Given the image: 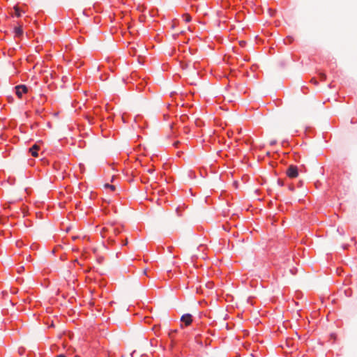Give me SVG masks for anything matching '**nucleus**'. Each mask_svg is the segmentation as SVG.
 I'll return each mask as SVG.
<instances>
[{
  "label": "nucleus",
  "mask_w": 357,
  "mask_h": 357,
  "mask_svg": "<svg viewBox=\"0 0 357 357\" xmlns=\"http://www.w3.org/2000/svg\"><path fill=\"white\" fill-rule=\"evenodd\" d=\"M278 183H280V184H281V185H283V183H282V182H280V181H278Z\"/></svg>",
  "instance_id": "obj_21"
},
{
  "label": "nucleus",
  "mask_w": 357,
  "mask_h": 357,
  "mask_svg": "<svg viewBox=\"0 0 357 357\" xmlns=\"http://www.w3.org/2000/svg\"><path fill=\"white\" fill-rule=\"evenodd\" d=\"M105 188H109L112 191H114L116 188L114 185L108 183L105 185Z\"/></svg>",
  "instance_id": "obj_10"
},
{
  "label": "nucleus",
  "mask_w": 357,
  "mask_h": 357,
  "mask_svg": "<svg viewBox=\"0 0 357 357\" xmlns=\"http://www.w3.org/2000/svg\"><path fill=\"white\" fill-rule=\"evenodd\" d=\"M182 19L185 22H189L191 21V16L189 14L185 13L182 15Z\"/></svg>",
  "instance_id": "obj_8"
},
{
  "label": "nucleus",
  "mask_w": 357,
  "mask_h": 357,
  "mask_svg": "<svg viewBox=\"0 0 357 357\" xmlns=\"http://www.w3.org/2000/svg\"><path fill=\"white\" fill-rule=\"evenodd\" d=\"M278 183H280V184H281V185H283V183H282V182H280V181H278Z\"/></svg>",
  "instance_id": "obj_19"
},
{
  "label": "nucleus",
  "mask_w": 357,
  "mask_h": 357,
  "mask_svg": "<svg viewBox=\"0 0 357 357\" xmlns=\"http://www.w3.org/2000/svg\"><path fill=\"white\" fill-rule=\"evenodd\" d=\"M128 244V240L126 239L123 243V245H126Z\"/></svg>",
  "instance_id": "obj_15"
},
{
  "label": "nucleus",
  "mask_w": 357,
  "mask_h": 357,
  "mask_svg": "<svg viewBox=\"0 0 357 357\" xmlns=\"http://www.w3.org/2000/svg\"><path fill=\"white\" fill-rule=\"evenodd\" d=\"M178 144H179V142H178V141L175 142L174 143V146H176V147H177Z\"/></svg>",
  "instance_id": "obj_14"
},
{
  "label": "nucleus",
  "mask_w": 357,
  "mask_h": 357,
  "mask_svg": "<svg viewBox=\"0 0 357 357\" xmlns=\"http://www.w3.org/2000/svg\"><path fill=\"white\" fill-rule=\"evenodd\" d=\"M39 149L40 146L37 144H35L29 149V152L33 157H38V151H39Z\"/></svg>",
  "instance_id": "obj_5"
},
{
  "label": "nucleus",
  "mask_w": 357,
  "mask_h": 357,
  "mask_svg": "<svg viewBox=\"0 0 357 357\" xmlns=\"http://www.w3.org/2000/svg\"><path fill=\"white\" fill-rule=\"evenodd\" d=\"M146 172L149 174H153L155 172V168L153 167H149L146 169Z\"/></svg>",
  "instance_id": "obj_11"
},
{
  "label": "nucleus",
  "mask_w": 357,
  "mask_h": 357,
  "mask_svg": "<svg viewBox=\"0 0 357 357\" xmlns=\"http://www.w3.org/2000/svg\"><path fill=\"white\" fill-rule=\"evenodd\" d=\"M13 9H14L13 16H15L17 17H20L22 15V13H24L17 6H15L13 8Z\"/></svg>",
  "instance_id": "obj_7"
},
{
  "label": "nucleus",
  "mask_w": 357,
  "mask_h": 357,
  "mask_svg": "<svg viewBox=\"0 0 357 357\" xmlns=\"http://www.w3.org/2000/svg\"><path fill=\"white\" fill-rule=\"evenodd\" d=\"M181 327H183V324L185 326H190L192 322V316L190 314H185L181 318Z\"/></svg>",
  "instance_id": "obj_4"
},
{
  "label": "nucleus",
  "mask_w": 357,
  "mask_h": 357,
  "mask_svg": "<svg viewBox=\"0 0 357 357\" xmlns=\"http://www.w3.org/2000/svg\"><path fill=\"white\" fill-rule=\"evenodd\" d=\"M14 34L15 38H20L23 35V29L21 24L14 28Z\"/></svg>",
  "instance_id": "obj_6"
},
{
  "label": "nucleus",
  "mask_w": 357,
  "mask_h": 357,
  "mask_svg": "<svg viewBox=\"0 0 357 357\" xmlns=\"http://www.w3.org/2000/svg\"><path fill=\"white\" fill-rule=\"evenodd\" d=\"M15 94L19 98H22L24 94L28 93V88L24 84H20L15 87Z\"/></svg>",
  "instance_id": "obj_3"
},
{
  "label": "nucleus",
  "mask_w": 357,
  "mask_h": 357,
  "mask_svg": "<svg viewBox=\"0 0 357 357\" xmlns=\"http://www.w3.org/2000/svg\"><path fill=\"white\" fill-rule=\"evenodd\" d=\"M289 189L290 190L293 191V190H294V187L293 185H290L289 186Z\"/></svg>",
  "instance_id": "obj_13"
},
{
  "label": "nucleus",
  "mask_w": 357,
  "mask_h": 357,
  "mask_svg": "<svg viewBox=\"0 0 357 357\" xmlns=\"http://www.w3.org/2000/svg\"><path fill=\"white\" fill-rule=\"evenodd\" d=\"M278 183H280V184H281V185H283V183H282V182H280V181H278Z\"/></svg>",
  "instance_id": "obj_20"
},
{
  "label": "nucleus",
  "mask_w": 357,
  "mask_h": 357,
  "mask_svg": "<svg viewBox=\"0 0 357 357\" xmlns=\"http://www.w3.org/2000/svg\"><path fill=\"white\" fill-rule=\"evenodd\" d=\"M319 77L321 82H324L326 79V75L324 73L320 72L319 73Z\"/></svg>",
  "instance_id": "obj_9"
},
{
  "label": "nucleus",
  "mask_w": 357,
  "mask_h": 357,
  "mask_svg": "<svg viewBox=\"0 0 357 357\" xmlns=\"http://www.w3.org/2000/svg\"><path fill=\"white\" fill-rule=\"evenodd\" d=\"M122 231L120 225L114 222H107L103 224L100 229V234L102 238H107L110 243H114V238L119 234Z\"/></svg>",
  "instance_id": "obj_1"
},
{
  "label": "nucleus",
  "mask_w": 357,
  "mask_h": 357,
  "mask_svg": "<svg viewBox=\"0 0 357 357\" xmlns=\"http://www.w3.org/2000/svg\"><path fill=\"white\" fill-rule=\"evenodd\" d=\"M287 176L290 178H294L298 176V167L295 165H289L286 171Z\"/></svg>",
  "instance_id": "obj_2"
},
{
  "label": "nucleus",
  "mask_w": 357,
  "mask_h": 357,
  "mask_svg": "<svg viewBox=\"0 0 357 357\" xmlns=\"http://www.w3.org/2000/svg\"><path fill=\"white\" fill-rule=\"evenodd\" d=\"M77 236H73V240H75V239H77Z\"/></svg>",
  "instance_id": "obj_18"
},
{
  "label": "nucleus",
  "mask_w": 357,
  "mask_h": 357,
  "mask_svg": "<svg viewBox=\"0 0 357 357\" xmlns=\"http://www.w3.org/2000/svg\"><path fill=\"white\" fill-rule=\"evenodd\" d=\"M246 143H247V144H251V141H250V139H248V141H246Z\"/></svg>",
  "instance_id": "obj_17"
},
{
  "label": "nucleus",
  "mask_w": 357,
  "mask_h": 357,
  "mask_svg": "<svg viewBox=\"0 0 357 357\" xmlns=\"http://www.w3.org/2000/svg\"><path fill=\"white\" fill-rule=\"evenodd\" d=\"M56 357H66V356L64 354H60V355L56 356Z\"/></svg>",
  "instance_id": "obj_16"
},
{
  "label": "nucleus",
  "mask_w": 357,
  "mask_h": 357,
  "mask_svg": "<svg viewBox=\"0 0 357 357\" xmlns=\"http://www.w3.org/2000/svg\"><path fill=\"white\" fill-rule=\"evenodd\" d=\"M310 82L315 85L318 84V82L315 78H312Z\"/></svg>",
  "instance_id": "obj_12"
}]
</instances>
